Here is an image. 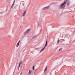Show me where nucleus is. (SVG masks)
Wrapping results in <instances>:
<instances>
[{"label":"nucleus","instance_id":"1","mask_svg":"<svg viewBox=\"0 0 75 75\" xmlns=\"http://www.w3.org/2000/svg\"><path fill=\"white\" fill-rule=\"evenodd\" d=\"M66 4V2H64L63 3H62L61 5H60L59 6V7L62 9V8H63V7H64V6Z\"/></svg>","mask_w":75,"mask_h":75},{"label":"nucleus","instance_id":"2","mask_svg":"<svg viewBox=\"0 0 75 75\" xmlns=\"http://www.w3.org/2000/svg\"><path fill=\"white\" fill-rule=\"evenodd\" d=\"M30 31V29H28L26 31V32L25 33V35H26L27 34H28Z\"/></svg>","mask_w":75,"mask_h":75},{"label":"nucleus","instance_id":"3","mask_svg":"<svg viewBox=\"0 0 75 75\" xmlns=\"http://www.w3.org/2000/svg\"><path fill=\"white\" fill-rule=\"evenodd\" d=\"M21 64H22V62H20L19 63L18 66V70H19V68H20V65H21Z\"/></svg>","mask_w":75,"mask_h":75},{"label":"nucleus","instance_id":"4","mask_svg":"<svg viewBox=\"0 0 75 75\" xmlns=\"http://www.w3.org/2000/svg\"><path fill=\"white\" fill-rule=\"evenodd\" d=\"M33 70L37 71V69H38V68H37V67H35V69H34V66H33Z\"/></svg>","mask_w":75,"mask_h":75},{"label":"nucleus","instance_id":"5","mask_svg":"<svg viewBox=\"0 0 75 75\" xmlns=\"http://www.w3.org/2000/svg\"><path fill=\"white\" fill-rule=\"evenodd\" d=\"M47 71V67H46L45 69L44 72V74H45V72L46 71Z\"/></svg>","mask_w":75,"mask_h":75},{"label":"nucleus","instance_id":"6","mask_svg":"<svg viewBox=\"0 0 75 75\" xmlns=\"http://www.w3.org/2000/svg\"><path fill=\"white\" fill-rule=\"evenodd\" d=\"M20 44V41H19L18 42V43H17L16 44V46L17 47H18V46H19V44Z\"/></svg>","mask_w":75,"mask_h":75},{"label":"nucleus","instance_id":"7","mask_svg":"<svg viewBox=\"0 0 75 75\" xmlns=\"http://www.w3.org/2000/svg\"><path fill=\"white\" fill-rule=\"evenodd\" d=\"M71 4V1H69L67 4V6H69Z\"/></svg>","mask_w":75,"mask_h":75},{"label":"nucleus","instance_id":"8","mask_svg":"<svg viewBox=\"0 0 75 75\" xmlns=\"http://www.w3.org/2000/svg\"><path fill=\"white\" fill-rule=\"evenodd\" d=\"M25 11L23 13V15H22L23 17H24L25 16Z\"/></svg>","mask_w":75,"mask_h":75},{"label":"nucleus","instance_id":"9","mask_svg":"<svg viewBox=\"0 0 75 75\" xmlns=\"http://www.w3.org/2000/svg\"><path fill=\"white\" fill-rule=\"evenodd\" d=\"M44 49H45V47H44L43 48H42L40 51V52H41L42 51H43L44 50Z\"/></svg>","mask_w":75,"mask_h":75},{"label":"nucleus","instance_id":"10","mask_svg":"<svg viewBox=\"0 0 75 75\" xmlns=\"http://www.w3.org/2000/svg\"><path fill=\"white\" fill-rule=\"evenodd\" d=\"M49 8V6L46 7L44 8V10H46V9H47V8Z\"/></svg>","mask_w":75,"mask_h":75},{"label":"nucleus","instance_id":"11","mask_svg":"<svg viewBox=\"0 0 75 75\" xmlns=\"http://www.w3.org/2000/svg\"><path fill=\"white\" fill-rule=\"evenodd\" d=\"M62 48H61L59 49V51H62Z\"/></svg>","mask_w":75,"mask_h":75},{"label":"nucleus","instance_id":"12","mask_svg":"<svg viewBox=\"0 0 75 75\" xmlns=\"http://www.w3.org/2000/svg\"><path fill=\"white\" fill-rule=\"evenodd\" d=\"M47 43H46V44H45V47H45H45H47Z\"/></svg>","mask_w":75,"mask_h":75},{"label":"nucleus","instance_id":"13","mask_svg":"<svg viewBox=\"0 0 75 75\" xmlns=\"http://www.w3.org/2000/svg\"><path fill=\"white\" fill-rule=\"evenodd\" d=\"M59 41H60V40H58L57 41V42L58 43H59Z\"/></svg>","mask_w":75,"mask_h":75},{"label":"nucleus","instance_id":"14","mask_svg":"<svg viewBox=\"0 0 75 75\" xmlns=\"http://www.w3.org/2000/svg\"><path fill=\"white\" fill-rule=\"evenodd\" d=\"M14 3H13V4L12 5L11 7H13V6H14Z\"/></svg>","mask_w":75,"mask_h":75},{"label":"nucleus","instance_id":"15","mask_svg":"<svg viewBox=\"0 0 75 75\" xmlns=\"http://www.w3.org/2000/svg\"><path fill=\"white\" fill-rule=\"evenodd\" d=\"M36 37L35 36H34L32 38V39H33V38H35Z\"/></svg>","mask_w":75,"mask_h":75},{"label":"nucleus","instance_id":"16","mask_svg":"<svg viewBox=\"0 0 75 75\" xmlns=\"http://www.w3.org/2000/svg\"><path fill=\"white\" fill-rule=\"evenodd\" d=\"M65 59L64 58H63L62 59V61H64Z\"/></svg>","mask_w":75,"mask_h":75},{"label":"nucleus","instance_id":"17","mask_svg":"<svg viewBox=\"0 0 75 75\" xmlns=\"http://www.w3.org/2000/svg\"><path fill=\"white\" fill-rule=\"evenodd\" d=\"M46 43L47 44V41H46Z\"/></svg>","mask_w":75,"mask_h":75}]
</instances>
